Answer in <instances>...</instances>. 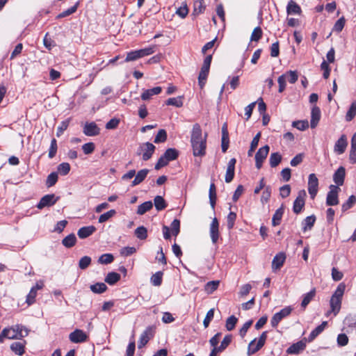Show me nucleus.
Listing matches in <instances>:
<instances>
[{
	"label": "nucleus",
	"mask_w": 356,
	"mask_h": 356,
	"mask_svg": "<svg viewBox=\"0 0 356 356\" xmlns=\"http://www.w3.org/2000/svg\"><path fill=\"white\" fill-rule=\"evenodd\" d=\"M271 195V188L270 186H267L265 187L261 197V202L262 204H266L270 200Z\"/></svg>",
	"instance_id": "obj_56"
},
{
	"label": "nucleus",
	"mask_w": 356,
	"mask_h": 356,
	"mask_svg": "<svg viewBox=\"0 0 356 356\" xmlns=\"http://www.w3.org/2000/svg\"><path fill=\"white\" fill-rule=\"evenodd\" d=\"M167 139V133L165 129H160L154 138L155 143H163Z\"/></svg>",
	"instance_id": "obj_57"
},
{
	"label": "nucleus",
	"mask_w": 356,
	"mask_h": 356,
	"mask_svg": "<svg viewBox=\"0 0 356 356\" xmlns=\"http://www.w3.org/2000/svg\"><path fill=\"white\" fill-rule=\"evenodd\" d=\"M8 330V339H22L29 334V330L21 324H17L10 327H6Z\"/></svg>",
	"instance_id": "obj_2"
},
{
	"label": "nucleus",
	"mask_w": 356,
	"mask_h": 356,
	"mask_svg": "<svg viewBox=\"0 0 356 356\" xmlns=\"http://www.w3.org/2000/svg\"><path fill=\"white\" fill-rule=\"evenodd\" d=\"M120 280V275L115 272H110L106 276L104 281L109 285H113Z\"/></svg>",
	"instance_id": "obj_31"
},
{
	"label": "nucleus",
	"mask_w": 356,
	"mask_h": 356,
	"mask_svg": "<svg viewBox=\"0 0 356 356\" xmlns=\"http://www.w3.org/2000/svg\"><path fill=\"white\" fill-rule=\"evenodd\" d=\"M70 165L68 163H62L58 165L57 170L61 175H67L70 171Z\"/></svg>",
	"instance_id": "obj_59"
},
{
	"label": "nucleus",
	"mask_w": 356,
	"mask_h": 356,
	"mask_svg": "<svg viewBox=\"0 0 356 356\" xmlns=\"http://www.w3.org/2000/svg\"><path fill=\"white\" fill-rule=\"evenodd\" d=\"M346 170L343 166H340L333 175V181L338 187L342 186L344 183Z\"/></svg>",
	"instance_id": "obj_17"
},
{
	"label": "nucleus",
	"mask_w": 356,
	"mask_h": 356,
	"mask_svg": "<svg viewBox=\"0 0 356 356\" xmlns=\"http://www.w3.org/2000/svg\"><path fill=\"white\" fill-rule=\"evenodd\" d=\"M116 214L115 209H111L103 214H102L98 219L99 223H103L108 220L111 218L113 217Z\"/></svg>",
	"instance_id": "obj_51"
},
{
	"label": "nucleus",
	"mask_w": 356,
	"mask_h": 356,
	"mask_svg": "<svg viewBox=\"0 0 356 356\" xmlns=\"http://www.w3.org/2000/svg\"><path fill=\"white\" fill-rule=\"evenodd\" d=\"M79 5V1H77L75 3V5H74L71 8H70L67 9L66 10L58 14L57 15L56 18L57 19L63 18V17H67V16L74 13L76 11Z\"/></svg>",
	"instance_id": "obj_45"
},
{
	"label": "nucleus",
	"mask_w": 356,
	"mask_h": 356,
	"mask_svg": "<svg viewBox=\"0 0 356 356\" xmlns=\"http://www.w3.org/2000/svg\"><path fill=\"white\" fill-rule=\"evenodd\" d=\"M286 12L288 15L300 14L301 8L294 1L290 0L287 5Z\"/></svg>",
	"instance_id": "obj_28"
},
{
	"label": "nucleus",
	"mask_w": 356,
	"mask_h": 356,
	"mask_svg": "<svg viewBox=\"0 0 356 356\" xmlns=\"http://www.w3.org/2000/svg\"><path fill=\"white\" fill-rule=\"evenodd\" d=\"M57 141L55 138H53L51 141L50 148L49 149V158L52 159L54 158L57 152Z\"/></svg>",
	"instance_id": "obj_62"
},
{
	"label": "nucleus",
	"mask_w": 356,
	"mask_h": 356,
	"mask_svg": "<svg viewBox=\"0 0 356 356\" xmlns=\"http://www.w3.org/2000/svg\"><path fill=\"white\" fill-rule=\"evenodd\" d=\"M209 233L213 243H216L219 238V222L216 218H213L210 225Z\"/></svg>",
	"instance_id": "obj_15"
},
{
	"label": "nucleus",
	"mask_w": 356,
	"mask_h": 356,
	"mask_svg": "<svg viewBox=\"0 0 356 356\" xmlns=\"http://www.w3.org/2000/svg\"><path fill=\"white\" fill-rule=\"evenodd\" d=\"M163 155L168 159L169 161L175 160L179 156V152L175 148H168L165 150Z\"/></svg>",
	"instance_id": "obj_46"
},
{
	"label": "nucleus",
	"mask_w": 356,
	"mask_h": 356,
	"mask_svg": "<svg viewBox=\"0 0 356 356\" xmlns=\"http://www.w3.org/2000/svg\"><path fill=\"white\" fill-rule=\"evenodd\" d=\"M286 259V255L284 253L280 252L277 254L272 261V268L273 270L280 269L284 264Z\"/></svg>",
	"instance_id": "obj_23"
},
{
	"label": "nucleus",
	"mask_w": 356,
	"mask_h": 356,
	"mask_svg": "<svg viewBox=\"0 0 356 356\" xmlns=\"http://www.w3.org/2000/svg\"><path fill=\"white\" fill-rule=\"evenodd\" d=\"M318 179L315 174L312 173L308 177V192L312 199L316 197L318 193Z\"/></svg>",
	"instance_id": "obj_9"
},
{
	"label": "nucleus",
	"mask_w": 356,
	"mask_h": 356,
	"mask_svg": "<svg viewBox=\"0 0 356 356\" xmlns=\"http://www.w3.org/2000/svg\"><path fill=\"white\" fill-rule=\"evenodd\" d=\"M320 118L321 110L317 106H314L311 112L310 127L312 129H314L317 126Z\"/></svg>",
	"instance_id": "obj_20"
},
{
	"label": "nucleus",
	"mask_w": 356,
	"mask_h": 356,
	"mask_svg": "<svg viewBox=\"0 0 356 356\" xmlns=\"http://www.w3.org/2000/svg\"><path fill=\"white\" fill-rule=\"evenodd\" d=\"M154 204L157 211H162L167 207V203L162 196L156 195L154 199Z\"/></svg>",
	"instance_id": "obj_33"
},
{
	"label": "nucleus",
	"mask_w": 356,
	"mask_h": 356,
	"mask_svg": "<svg viewBox=\"0 0 356 356\" xmlns=\"http://www.w3.org/2000/svg\"><path fill=\"white\" fill-rule=\"evenodd\" d=\"M155 329L156 327L151 325L148 326L145 331L141 334L138 343V348H142L144 347L148 341L154 337L155 333Z\"/></svg>",
	"instance_id": "obj_6"
},
{
	"label": "nucleus",
	"mask_w": 356,
	"mask_h": 356,
	"mask_svg": "<svg viewBox=\"0 0 356 356\" xmlns=\"http://www.w3.org/2000/svg\"><path fill=\"white\" fill-rule=\"evenodd\" d=\"M263 31L260 26H257L254 29L251 37L250 40L258 42L262 37Z\"/></svg>",
	"instance_id": "obj_49"
},
{
	"label": "nucleus",
	"mask_w": 356,
	"mask_h": 356,
	"mask_svg": "<svg viewBox=\"0 0 356 356\" xmlns=\"http://www.w3.org/2000/svg\"><path fill=\"white\" fill-rule=\"evenodd\" d=\"M316 295V289H312L309 293H307L303 296V298L301 302V307L303 309H305V307L309 305V303L311 302V300L314 298Z\"/></svg>",
	"instance_id": "obj_34"
},
{
	"label": "nucleus",
	"mask_w": 356,
	"mask_h": 356,
	"mask_svg": "<svg viewBox=\"0 0 356 356\" xmlns=\"http://www.w3.org/2000/svg\"><path fill=\"white\" fill-rule=\"evenodd\" d=\"M153 204L151 201H147L138 207L137 214L143 215L152 209Z\"/></svg>",
	"instance_id": "obj_36"
},
{
	"label": "nucleus",
	"mask_w": 356,
	"mask_h": 356,
	"mask_svg": "<svg viewBox=\"0 0 356 356\" xmlns=\"http://www.w3.org/2000/svg\"><path fill=\"white\" fill-rule=\"evenodd\" d=\"M356 203V197L353 195H350L347 201L344 202L341 206V210L343 212L348 211L351 209Z\"/></svg>",
	"instance_id": "obj_44"
},
{
	"label": "nucleus",
	"mask_w": 356,
	"mask_h": 356,
	"mask_svg": "<svg viewBox=\"0 0 356 356\" xmlns=\"http://www.w3.org/2000/svg\"><path fill=\"white\" fill-rule=\"evenodd\" d=\"M183 97L179 96L177 97H171L166 100L165 104L168 106H174L177 108H180L183 106Z\"/></svg>",
	"instance_id": "obj_37"
},
{
	"label": "nucleus",
	"mask_w": 356,
	"mask_h": 356,
	"mask_svg": "<svg viewBox=\"0 0 356 356\" xmlns=\"http://www.w3.org/2000/svg\"><path fill=\"white\" fill-rule=\"evenodd\" d=\"M284 212V206L282 204L281 207L277 209L272 218V225L275 227L281 223V220Z\"/></svg>",
	"instance_id": "obj_25"
},
{
	"label": "nucleus",
	"mask_w": 356,
	"mask_h": 356,
	"mask_svg": "<svg viewBox=\"0 0 356 356\" xmlns=\"http://www.w3.org/2000/svg\"><path fill=\"white\" fill-rule=\"evenodd\" d=\"M306 196L307 194L305 190H301L298 192V195L296 200H294L293 205V211L296 214H298L301 212L302 208L305 206V199Z\"/></svg>",
	"instance_id": "obj_8"
},
{
	"label": "nucleus",
	"mask_w": 356,
	"mask_h": 356,
	"mask_svg": "<svg viewBox=\"0 0 356 356\" xmlns=\"http://www.w3.org/2000/svg\"><path fill=\"white\" fill-rule=\"evenodd\" d=\"M134 234L140 240H145L147 237V229L144 226H140L135 229Z\"/></svg>",
	"instance_id": "obj_48"
},
{
	"label": "nucleus",
	"mask_w": 356,
	"mask_h": 356,
	"mask_svg": "<svg viewBox=\"0 0 356 356\" xmlns=\"http://www.w3.org/2000/svg\"><path fill=\"white\" fill-rule=\"evenodd\" d=\"M149 172V170L147 169H142L139 170L135 176L134 179L131 183L132 186H137L143 182L146 178L147 174Z\"/></svg>",
	"instance_id": "obj_26"
},
{
	"label": "nucleus",
	"mask_w": 356,
	"mask_h": 356,
	"mask_svg": "<svg viewBox=\"0 0 356 356\" xmlns=\"http://www.w3.org/2000/svg\"><path fill=\"white\" fill-rule=\"evenodd\" d=\"M58 173L56 172H53L50 173L47 178L46 185L47 187H51L56 184L58 181Z\"/></svg>",
	"instance_id": "obj_50"
},
{
	"label": "nucleus",
	"mask_w": 356,
	"mask_h": 356,
	"mask_svg": "<svg viewBox=\"0 0 356 356\" xmlns=\"http://www.w3.org/2000/svg\"><path fill=\"white\" fill-rule=\"evenodd\" d=\"M282 161V156L279 152L272 153L270 156L269 163L271 168L277 167Z\"/></svg>",
	"instance_id": "obj_39"
},
{
	"label": "nucleus",
	"mask_w": 356,
	"mask_h": 356,
	"mask_svg": "<svg viewBox=\"0 0 356 356\" xmlns=\"http://www.w3.org/2000/svg\"><path fill=\"white\" fill-rule=\"evenodd\" d=\"M292 126L297 128L298 130L304 131L308 128L309 123L307 120H298L293 122Z\"/></svg>",
	"instance_id": "obj_61"
},
{
	"label": "nucleus",
	"mask_w": 356,
	"mask_h": 356,
	"mask_svg": "<svg viewBox=\"0 0 356 356\" xmlns=\"http://www.w3.org/2000/svg\"><path fill=\"white\" fill-rule=\"evenodd\" d=\"M327 325V322L323 321L321 325H319L314 330H313L308 337V341L311 342L313 340H314V339L324 330Z\"/></svg>",
	"instance_id": "obj_27"
},
{
	"label": "nucleus",
	"mask_w": 356,
	"mask_h": 356,
	"mask_svg": "<svg viewBox=\"0 0 356 356\" xmlns=\"http://www.w3.org/2000/svg\"><path fill=\"white\" fill-rule=\"evenodd\" d=\"M207 134H205L204 136H202V129L199 124L196 123L193 124L191 136V143L194 142H203L207 141Z\"/></svg>",
	"instance_id": "obj_10"
},
{
	"label": "nucleus",
	"mask_w": 356,
	"mask_h": 356,
	"mask_svg": "<svg viewBox=\"0 0 356 356\" xmlns=\"http://www.w3.org/2000/svg\"><path fill=\"white\" fill-rule=\"evenodd\" d=\"M162 88L160 86H156L151 89L144 90L143 92L140 95V97L143 101H147L150 99L152 96L160 94Z\"/></svg>",
	"instance_id": "obj_21"
},
{
	"label": "nucleus",
	"mask_w": 356,
	"mask_h": 356,
	"mask_svg": "<svg viewBox=\"0 0 356 356\" xmlns=\"http://www.w3.org/2000/svg\"><path fill=\"white\" fill-rule=\"evenodd\" d=\"M96 229L93 225L82 227L78 230L77 235L80 238L83 239L92 235Z\"/></svg>",
	"instance_id": "obj_22"
},
{
	"label": "nucleus",
	"mask_w": 356,
	"mask_h": 356,
	"mask_svg": "<svg viewBox=\"0 0 356 356\" xmlns=\"http://www.w3.org/2000/svg\"><path fill=\"white\" fill-rule=\"evenodd\" d=\"M91 264V258L88 256L81 257L79 261V267L81 270L86 269Z\"/></svg>",
	"instance_id": "obj_60"
},
{
	"label": "nucleus",
	"mask_w": 356,
	"mask_h": 356,
	"mask_svg": "<svg viewBox=\"0 0 356 356\" xmlns=\"http://www.w3.org/2000/svg\"><path fill=\"white\" fill-rule=\"evenodd\" d=\"M346 19L344 17H340L334 24V27L332 29L333 31H335L337 33H340L345 25Z\"/></svg>",
	"instance_id": "obj_58"
},
{
	"label": "nucleus",
	"mask_w": 356,
	"mask_h": 356,
	"mask_svg": "<svg viewBox=\"0 0 356 356\" xmlns=\"http://www.w3.org/2000/svg\"><path fill=\"white\" fill-rule=\"evenodd\" d=\"M10 349L17 355H22L25 352V346L21 342H14L10 345Z\"/></svg>",
	"instance_id": "obj_32"
},
{
	"label": "nucleus",
	"mask_w": 356,
	"mask_h": 356,
	"mask_svg": "<svg viewBox=\"0 0 356 356\" xmlns=\"http://www.w3.org/2000/svg\"><path fill=\"white\" fill-rule=\"evenodd\" d=\"M83 132L88 136H95L99 134L100 129L95 122H86L83 127Z\"/></svg>",
	"instance_id": "obj_13"
},
{
	"label": "nucleus",
	"mask_w": 356,
	"mask_h": 356,
	"mask_svg": "<svg viewBox=\"0 0 356 356\" xmlns=\"http://www.w3.org/2000/svg\"><path fill=\"white\" fill-rule=\"evenodd\" d=\"M232 336L231 334L226 335L220 343V345L218 347V350L222 352L227 346L231 343Z\"/></svg>",
	"instance_id": "obj_54"
},
{
	"label": "nucleus",
	"mask_w": 356,
	"mask_h": 356,
	"mask_svg": "<svg viewBox=\"0 0 356 356\" xmlns=\"http://www.w3.org/2000/svg\"><path fill=\"white\" fill-rule=\"evenodd\" d=\"M209 202L212 209L214 210L216 202V186L213 183H211L209 187Z\"/></svg>",
	"instance_id": "obj_38"
},
{
	"label": "nucleus",
	"mask_w": 356,
	"mask_h": 356,
	"mask_svg": "<svg viewBox=\"0 0 356 356\" xmlns=\"http://www.w3.org/2000/svg\"><path fill=\"white\" fill-rule=\"evenodd\" d=\"M315 221H316L315 216L312 215L310 216H307L302 222L303 231L305 232L307 229H311L312 228V227L314 226Z\"/></svg>",
	"instance_id": "obj_40"
},
{
	"label": "nucleus",
	"mask_w": 356,
	"mask_h": 356,
	"mask_svg": "<svg viewBox=\"0 0 356 356\" xmlns=\"http://www.w3.org/2000/svg\"><path fill=\"white\" fill-rule=\"evenodd\" d=\"M236 163V160L234 158L231 159L228 163L225 177V182L227 183L231 182L234 179Z\"/></svg>",
	"instance_id": "obj_18"
},
{
	"label": "nucleus",
	"mask_w": 356,
	"mask_h": 356,
	"mask_svg": "<svg viewBox=\"0 0 356 356\" xmlns=\"http://www.w3.org/2000/svg\"><path fill=\"white\" fill-rule=\"evenodd\" d=\"M194 156H204L206 154L207 141L191 143Z\"/></svg>",
	"instance_id": "obj_12"
},
{
	"label": "nucleus",
	"mask_w": 356,
	"mask_h": 356,
	"mask_svg": "<svg viewBox=\"0 0 356 356\" xmlns=\"http://www.w3.org/2000/svg\"><path fill=\"white\" fill-rule=\"evenodd\" d=\"M155 149L156 147L152 143L146 142L139 145L136 154L137 156L142 155L143 160L147 161L152 158Z\"/></svg>",
	"instance_id": "obj_3"
},
{
	"label": "nucleus",
	"mask_w": 356,
	"mask_h": 356,
	"mask_svg": "<svg viewBox=\"0 0 356 356\" xmlns=\"http://www.w3.org/2000/svg\"><path fill=\"white\" fill-rule=\"evenodd\" d=\"M205 10L204 0H195L194 1L193 15H197L204 12Z\"/></svg>",
	"instance_id": "obj_41"
},
{
	"label": "nucleus",
	"mask_w": 356,
	"mask_h": 356,
	"mask_svg": "<svg viewBox=\"0 0 356 356\" xmlns=\"http://www.w3.org/2000/svg\"><path fill=\"white\" fill-rule=\"evenodd\" d=\"M237 321H238L237 318L235 317L234 315L227 318V319L226 321V324H225L226 329L228 331H231V330H234Z\"/></svg>",
	"instance_id": "obj_55"
},
{
	"label": "nucleus",
	"mask_w": 356,
	"mask_h": 356,
	"mask_svg": "<svg viewBox=\"0 0 356 356\" xmlns=\"http://www.w3.org/2000/svg\"><path fill=\"white\" fill-rule=\"evenodd\" d=\"M270 147L268 145L259 148L255 154V160L264 161L268 156Z\"/></svg>",
	"instance_id": "obj_29"
},
{
	"label": "nucleus",
	"mask_w": 356,
	"mask_h": 356,
	"mask_svg": "<svg viewBox=\"0 0 356 356\" xmlns=\"http://www.w3.org/2000/svg\"><path fill=\"white\" fill-rule=\"evenodd\" d=\"M346 286L345 283L341 282L331 297L330 301V309L331 312H333L334 315H337L340 311L342 298L346 290Z\"/></svg>",
	"instance_id": "obj_1"
},
{
	"label": "nucleus",
	"mask_w": 356,
	"mask_h": 356,
	"mask_svg": "<svg viewBox=\"0 0 356 356\" xmlns=\"http://www.w3.org/2000/svg\"><path fill=\"white\" fill-rule=\"evenodd\" d=\"M219 284H220V281H218V280H213V281L208 282L206 284L205 287H204L205 291L208 294L212 293L213 291H215L218 289Z\"/></svg>",
	"instance_id": "obj_42"
},
{
	"label": "nucleus",
	"mask_w": 356,
	"mask_h": 356,
	"mask_svg": "<svg viewBox=\"0 0 356 356\" xmlns=\"http://www.w3.org/2000/svg\"><path fill=\"white\" fill-rule=\"evenodd\" d=\"M261 134L259 132L256 134V136L253 138L250 149L248 150V154L249 156H252V152L255 150L257 147L258 146L259 138H260Z\"/></svg>",
	"instance_id": "obj_52"
},
{
	"label": "nucleus",
	"mask_w": 356,
	"mask_h": 356,
	"mask_svg": "<svg viewBox=\"0 0 356 356\" xmlns=\"http://www.w3.org/2000/svg\"><path fill=\"white\" fill-rule=\"evenodd\" d=\"M347 145V138L345 135H342L335 143L334 147V152L338 154H341L345 152Z\"/></svg>",
	"instance_id": "obj_19"
},
{
	"label": "nucleus",
	"mask_w": 356,
	"mask_h": 356,
	"mask_svg": "<svg viewBox=\"0 0 356 356\" xmlns=\"http://www.w3.org/2000/svg\"><path fill=\"white\" fill-rule=\"evenodd\" d=\"M163 275L162 271H158L153 274L150 279L151 283L155 286H160L162 283Z\"/></svg>",
	"instance_id": "obj_43"
},
{
	"label": "nucleus",
	"mask_w": 356,
	"mask_h": 356,
	"mask_svg": "<svg viewBox=\"0 0 356 356\" xmlns=\"http://www.w3.org/2000/svg\"><path fill=\"white\" fill-rule=\"evenodd\" d=\"M229 134L227 129V124H225L222 127V139H221V147L222 152H226L229 147Z\"/></svg>",
	"instance_id": "obj_24"
},
{
	"label": "nucleus",
	"mask_w": 356,
	"mask_h": 356,
	"mask_svg": "<svg viewBox=\"0 0 356 356\" xmlns=\"http://www.w3.org/2000/svg\"><path fill=\"white\" fill-rule=\"evenodd\" d=\"M87 334L81 330L76 329L69 335L70 340L73 343H82L87 340Z\"/></svg>",
	"instance_id": "obj_14"
},
{
	"label": "nucleus",
	"mask_w": 356,
	"mask_h": 356,
	"mask_svg": "<svg viewBox=\"0 0 356 356\" xmlns=\"http://www.w3.org/2000/svg\"><path fill=\"white\" fill-rule=\"evenodd\" d=\"M90 289L94 293L100 294L105 292L108 287L103 282H97L95 284L90 285Z\"/></svg>",
	"instance_id": "obj_35"
},
{
	"label": "nucleus",
	"mask_w": 356,
	"mask_h": 356,
	"mask_svg": "<svg viewBox=\"0 0 356 356\" xmlns=\"http://www.w3.org/2000/svg\"><path fill=\"white\" fill-rule=\"evenodd\" d=\"M114 257L112 254H103L99 257L98 262L102 264H108L113 262Z\"/></svg>",
	"instance_id": "obj_53"
},
{
	"label": "nucleus",
	"mask_w": 356,
	"mask_h": 356,
	"mask_svg": "<svg viewBox=\"0 0 356 356\" xmlns=\"http://www.w3.org/2000/svg\"><path fill=\"white\" fill-rule=\"evenodd\" d=\"M58 197H56L54 194H48L43 196L38 204H37V208L39 209H42L46 207H50L56 204Z\"/></svg>",
	"instance_id": "obj_11"
},
{
	"label": "nucleus",
	"mask_w": 356,
	"mask_h": 356,
	"mask_svg": "<svg viewBox=\"0 0 356 356\" xmlns=\"http://www.w3.org/2000/svg\"><path fill=\"white\" fill-rule=\"evenodd\" d=\"M291 311L292 309L290 307H286L279 312L275 313L270 320L271 326L276 327L284 318L288 316L291 313Z\"/></svg>",
	"instance_id": "obj_7"
},
{
	"label": "nucleus",
	"mask_w": 356,
	"mask_h": 356,
	"mask_svg": "<svg viewBox=\"0 0 356 356\" xmlns=\"http://www.w3.org/2000/svg\"><path fill=\"white\" fill-rule=\"evenodd\" d=\"M267 331H264L261 333L256 345V339H253L250 342L247 353L248 355H251L256 353L264 346L267 339Z\"/></svg>",
	"instance_id": "obj_4"
},
{
	"label": "nucleus",
	"mask_w": 356,
	"mask_h": 356,
	"mask_svg": "<svg viewBox=\"0 0 356 356\" xmlns=\"http://www.w3.org/2000/svg\"><path fill=\"white\" fill-rule=\"evenodd\" d=\"M76 243V237L74 234H70L62 240V244L67 248L73 247Z\"/></svg>",
	"instance_id": "obj_30"
},
{
	"label": "nucleus",
	"mask_w": 356,
	"mask_h": 356,
	"mask_svg": "<svg viewBox=\"0 0 356 356\" xmlns=\"http://www.w3.org/2000/svg\"><path fill=\"white\" fill-rule=\"evenodd\" d=\"M236 218V214L234 212L231 211L227 217V226L228 229H231L234 227V222Z\"/></svg>",
	"instance_id": "obj_64"
},
{
	"label": "nucleus",
	"mask_w": 356,
	"mask_h": 356,
	"mask_svg": "<svg viewBox=\"0 0 356 356\" xmlns=\"http://www.w3.org/2000/svg\"><path fill=\"white\" fill-rule=\"evenodd\" d=\"M305 348L306 342L304 341L303 340H301L290 346L287 348L286 353L291 355H297L299 354L302 350H304Z\"/></svg>",
	"instance_id": "obj_16"
},
{
	"label": "nucleus",
	"mask_w": 356,
	"mask_h": 356,
	"mask_svg": "<svg viewBox=\"0 0 356 356\" xmlns=\"http://www.w3.org/2000/svg\"><path fill=\"white\" fill-rule=\"evenodd\" d=\"M330 191L327 194L326 204L327 206H335L339 204L338 193L341 191L340 188L335 185H330Z\"/></svg>",
	"instance_id": "obj_5"
},
{
	"label": "nucleus",
	"mask_w": 356,
	"mask_h": 356,
	"mask_svg": "<svg viewBox=\"0 0 356 356\" xmlns=\"http://www.w3.org/2000/svg\"><path fill=\"white\" fill-rule=\"evenodd\" d=\"M172 234L177 236L180 232V221L178 219H174L170 225Z\"/></svg>",
	"instance_id": "obj_63"
},
{
	"label": "nucleus",
	"mask_w": 356,
	"mask_h": 356,
	"mask_svg": "<svg viewBox=\"0 0 356 356\" xmlns=\"http://www.w3.org/2000/svg\"><path fill=\"white\" fill-rule=\"evenodd\" d=\"M356 115V101L351 103L349 109L346 115V120L348 122L351 121Z\"/></svg>",
	"instance_id": "obj_47"
}]
</instances>
